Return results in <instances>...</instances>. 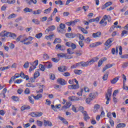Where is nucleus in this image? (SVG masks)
Listing matches in <instances>:
<instances>
[{"label": "nucleus", "mask_w": 128, "mask_h": 128, "mask_svg": "<svg viewBox=\"0 0 128 128\" xmlns=\"http://www.w3.org/2000/svg\"><path fill=\"white\" fill-rule=\"evenodd\" d=\"M0 36H1V38H4V36L8 38V36H10L12 38H16V35L14 33H12L6 30H4L0 33Z\"/></svg>", "instance_id": "obj_1"}, {"label": "nucleus", "mask_w": 128, "mask_h": 128, "mask_svg": "<svg viewBox=\"0 0 128 128\" xmlns=\"http://www.w3.org/2000/svg\"><path fill=\"white\" fill-rule=\"evenodd\" d=\"M112 88H110L108 89V93L106 94V104H110V97L112 96Z\"/></svg>", "instance_id": "obj_2"}, {"label": "nucleus", "mask_w": 128, "mask_h": 128, "mask_svg": "<svg viewBox=\"0 0 128 128\" xmlns=\"http://www.w3.org/2000/svg\"><path fill=\"white\" fill-rule=\"evenodd\" d=\"M114 42V38H110L108 39L104 43V46H106L104 48V50H107L112 46V42Z\"/></svg>", "instance_id": "obj_3"}, {"label": "nucleus", "mask_w": 128, "mask_h": 128, "mask_svg": "<svg viewBox=\"0 0 128 128\" xmlns=\"http://www.w3.org/2000/svg\"><path fill=\"white\" fill-rule=\"evenodd\" d=\"M31 66L30 67L29 72H30L36 68V66L38 64V60H36L34 62H30Z\"/></svg>", "instance_id": "obj_4"}, {"label": "nucleus", "mask_w": 128, "mask_h": 128, "mask_svg": "<svg viewBox=\"0 0 128 128\" xmlns=\"http://www.w3.org/2000/svg\"><path fill=\"white\" fill-rule=\"evenodd\" d=\"M64 28H66V24H64L61 23L60 24V28H58V32H61L62 34H64L66 32V30H64Z\"/></svg>", "instance_id": "obj_5"}, {"label": "nucleus", "mask_w": 128, "mask_h": 128, "mask_svg": "<svg viewBox=\"0 0 128 128\" xmlns=\"http://www.w3.org/2000/svg\"><path fill=\"white\" fill-rule=\"evenodd\" d=\"M56 30V26H49L46 30L45 32L46 34H48L50 32H52V30Z\"/></svg>", "instance_id": "obj_6"}, {"label": "nucleus", "mask_w": 128, "mask_h": 128, "mask_svg": "<svg viewBox=\"0 0 128 128\" xmlns=\"http://www.w3.org/2000/svg\"><path fill=\"white\" fill-rule=\"evenodd\" d=\"M56 50H62L64 52L66 50V46H62L60 44H58L56 46Z\"/></svg>", "instance_id": "obj_7"}, {"label": "nucleus", "mask_w": 128, "mask_h": 128, "mask_svg": "<svg viewBox=\"0 0 128 128\" xmlns=\"http://www.w3.org/2000/svg\"><path fill=\"white\" fill-rule=\"evenodd\" d=\"M68 70V67L66 66H61L58 67V70L60 72H66Z\"/></svg>", "instance_id": "obj_8"}, {"label": "nucleus", "mask_w": 128, "mask_h": 128, "mask_svg": "<svg viewBox=\"0 0 128 128\" xmlns=\"http://www.w3.org/2000/svg\"><path fill=\"white\" fill-rule=\"evenodd\" d=\"M57 82L60 84H61V86H66V81L62 78H58Z\"/></svg>", "instance_id": "obj_9"}, {"label": "nucleus", "mask_w": 128, "mask_h": 128, "mask_svg": "<svg viewBox=\"0 0 128 128\" xmlns=\"http://www.w3.org/2000/svg\"><path fill=\"white\" fill-rule=\"evenodd\" d=\"M68 88L70 90H78V88H80V84H76L70 85L68 86Z\"/></svg>", "instance_id": "obj_10"}, {"label": "nucleus", "mask_w": 128, "mask_h": 128, "mask_svg": "<svg viewBox=\"0 0 128 128\" xmlns=\"http://www.w3.org/2000/svg\"><path fill=\"white\" fill-rule=\"evenodd\" d=\"M65 36L68 38H76V34L72 33H66L65 34Z\"/></svg>", "instance_id": "obj_11"}, {"label": "nucleus", "mask_w": 128, "mask_h": 128, "mask_svg": "<svg viewBox=\"0 0 128 128\" xmlns=\"http://www.w3.org/2000/svg\"><path fill=\"white\" fill-rule=\"evenodd\" d=\"M112 3L111 2H108L102 6V10H104V8H106L110 6H112Z\"/></svg>", "instance_id": "obj_12"}, {"label": "nucleus", "mask_w": 128, "mask_h": 128, "mask_svg": "<svg viewBox=\"0 0 128 128\" xmlns=\"http://www.w3.org/2000/svg\"><path fill=\"white\" fill-rule=\"evenodd\" d=\"M82 114H83V116H84V120H89L90 116H88V114L86 111L82 112Z\"/></svg>", "instance_id": "obj_13"}, {"label": "nucleus", "mask_w": 128, "mask_h": 128, "mask_svg": "<svg viewBox=\"0 0 128 128\" xmlns=\"http://www.w3.org/2000/svg\"><path fill=\"white\" fill-rule=\"evenodd\" d=\"M114 66L112 64H106L102 69V72H106V70L110 68H112Z\"/></svg>", "instance_id": "obj_14"}, {"label": "nucleus", "mask_w": 128, "mask_h": 128, "mask_svg": "<svg viewBox=\"0 0 128 128\" xmlns=\"http://www.w3.org/2000/svg\"><path fill=\"white\" fill-rule=\"evenodd\" d=\"M94 38H100L102 36V32H98L96 33H93L92 34Z\"/></svg>", "instance_id": "obj_15"}, {"label": "nucleus", "mask_w": 128, "mask_h": 128, "mask_svg": "<svg viewBox=\"0 0 128 128\" xmlns=\"http://www.w3.org/2000/svg\"><path fill=\"white\" fill-rule=\"evenodd\" d=\"M118 80H120V76H118L110 80V82L112 84H116V82H118Z\"/></svg>", "instance_id": "obj_16"}, {"label": "nucleus", "mask_w": 128, "mask_h": 128, "mask_svg": "<svg viewBox=\"0 0 128 128\" xmlns=\"http://www.w3.org/2000/svg\"><path fill=\"white\" fill-rule=\"evenodd\" d=\"M44 66L46 68H50L52 67V64L50 62H44Z\"/></svg>", "instance_id": "obj_17"}, {"label": "nucleus", "mask_w": 128, "mask_h": 128, "mask_svg": "<svg viewBox=\"0 0 128 128\" xmlns=\"http://www.w3.org/2000/svg\"><path fill=\"white\" fill-rule=\"evenodd\" d=\"M32 96L34 98V100H40V98H42V94H38L36 96L32 95Z\"/></svg>", "instance_id": "obj_18"}, {"label": "nucleus", "mask_w": 128, "mask_h": 128, "mask_svg": "<svg viewBox=\"0 0 128 128\" xmlns=\"http://www.w3.org/2000/svg\"><path fill=\"white\" fill-rule=\"evenodd\" d=\"M72 106V103L70 102H66V104L62 107V108H68Z\"/></svg>", "instance_id": "obj_19"}, {"label": "nucleus", "mask_w": 128, "mask_h": 128, "mask_svg": "<svg viewBox=\"0 0 128 128\" xmlns=\"http://www.w3.org/2000/svg\"><path fill=\"white\" fill-rule=\"evenodd\" d=\"M30 106H23L21 107L22 112H24V110H30Z\"/></svg>", "instance_id": "obj_20"}, {"label": "nucleus", "mask_w": 128, "mask_h": 128, "mask_svg": "<svg viewBox=\"0 0 128 128\" xmlns=\"http://www.w3.org/2000/svg\"><path fill=\"white\" fill-rule=\"evenodd\" d=\"M81 66L83 68H86V66H88V61L85 62H80Z\"/></svg>", "instance_id": "obj_21"}, {"label": "nucleus", "mask_w": 128, "mask_h": 128, "mask_svg": "<svg viewBox=\"0 0 128 128\" xmlns=\"http://www.w3.org/2000/svg\"><path fill=\"white\" fill-rule=\"evenodd\" d=\"M58 118H59V120H61L63 123H64V124H68V122L66 121V120L64 118H62V117L60 116H58Z\"/></svg>", "instance_id": "obj_22"}, {"label": "nucleus", "mask_w": 128, "mask_h": 128, "mask_svg": "<svg viewBox=\"0 0 128 128\" xmlns=\"http://www.w3.org/2000/svg\"><path fill=\"white\" fill-rule=\"evenodd\" d=\"M52 122L50 121H46V120H44V126H52Z\"/></svg>", "instance_id": "obj_23"}, {"label": "nucleus", "mask_w": 128, "mask_h": 128, "mask_svg": "<svg viewBox=\"0 0 128 128\" xmlns=\"http://www.w3.org/2000/svg\"><path fill=\"white\" fill-rule=\"evenodd\" d=\"M126 124L120 123L116 126V128H126Z\"/></svg>", "instance_id": "obj_24"}, {"label": "nucleus", "mask_w": 128, "mask_h": 128, "mask_svg": "<svg viewBox=\"0 0 128 128\" xmlns=\"http://www.w3.org/2000/svg\"><path fill=\"white\" fill-rule=\"evenodd\" d=\"M89 98H91V100H94V98H96V93L94 92H92L90 93L89 94Z\"/></svg>", "instance_id": "obj_25"}, {"label": "nucleus", "mask_w": 128, "mask_h": 128, "mask_svg": "<svg viewBox=\"0 0 128 128\" xmlns=\"http://www.w3.org/2000/svg\"><path fill=\"white\" fill-rule=\"evenodd\" d=\"M32 2H33L34 4H36L37 1L36 0H30L27 2V4H29V6H30V4H32Z\"/></svg>", "instance_id": "obj_26"}, {"label": "nucleus", "mask_w": 128, "mask_h": 128, "mask_svg": "<svg viewBox=\"0 0 128 128\" xmlns=\"http://www.w3.org/2000/svg\"><path fill=\"white\" fill-rule=\"evenodd\" d=\"M62 42V40L60 38H56L54 40L53 44H60Z\"/></svg>", "instance_id": "obj_27"}, {"label": "nucleus", "mask_w": 128, "mask_h": 128, "mask_svg": "<svg viewBox=\"0 0 128 128\" xmlns=\"http://www.w3.org/2000/svg\"><path fill=\"white\" fill-rule=\"evenodd\" d=\"M78 22H80V20L76 19L74 21H71V24L72 26H74Z\"/></svg>", "instance_id": "obj_28"}, {"label": "nucleus", "mask_w": 128, "mask_h": 128, "mask_svg": "<svg viewBox=\"0 0 128 128\" xmlns=\"http://www.w3.org/2000/svg\"><path fill=\"white\" fill-rule=\"evenodd\" d=\"M74 72L76 74L80 75L82 74V70H74Z\"/></svg>", "instance_id": "obj_29"}, {"label": "nucleus", "mask_w": 128, "mask_h": 128, "mask_svg": "<svg viewBox=\"0 0 128 128\" xmlns=\"http://www.w3.org/2000/svg\"><path fill=\"white\" fill-rule=\"evenodd\" d=\"M16 15L14 14H10L8 17V20H10V18H16Z\"/></svg>", "instance_id": "obj_30"}, {"label": "nucleus", "mask_w": 128, "mask_h": 128, "mask_svg": "<svg viewBox=\"0 0 128 128\" xmlns=\"http://www.w3.org/2000/svg\"><path fill=\"white\" fill-rule=\"evenodd\" d=\"M32 22L34 24H40V22L38 19H33L32 20Z\"/></svg>", "instance_id": "obj_31"}, {"label": "nucleus", "mask_w": 128, "mask_h": 128, "mask_svg": "<svg viewBox=\"0 0 128 128\" xmlns=\"http://www.w3.org/2000/svg\"><path fill=\"white\" fill-rule=\"evenodd\" d=\"M56 4H60V6H64V3H62V1L61 0H58L55 1Z\"/></svg>", "instance_id": "obj_32"}, {"label": "nucleus", "mask_w": 128, "mask_h": 128, "mask_svg": "<svg viewBox=\"0 0 128 128\" xmlns=\"http://www.w3.org/2000/svg\"><path fill=\"white\" fill-rule=\"evenodd\" d=\"M67 52L68 54H74V52H72V49L69 48L67 50Z\"/></svg>", "instance_id": "obj_33"}, {"label": "nucleus", "mask_w": 128, "mask_h": 128, "mask_svg": "<svg viewBox=\"0 0 128 128\" xmlns=\"http://www.w3.org/2000/svg\"><path fill=\"white\" fill-rule=\"evenodd\" d=\"M12 98L14 102H18L20 100V98L16 96H12Z\"/></svg>", "instance_id": "obj_34"}, {"label": "nucleus", "mask_w": 128, "mask_h": 128, "mask_svg": "<svg viewBox=\"0 0 128 128\" xmlns=\"http://www.w3.org/2000/svg\"><path fill=\"white\" fill-rule=\"evenodd\" d=\"M7 4H16V0H7Z\"/></svg>", "instance_id": "obj_35"}, {"label": "nucleus", "mask_w": 128, "mask_h": 128, "mask_svg": "<svg viewBox=\"0 0 128 128\" xmlns=\"http://www.w3.org/2000/svg\"><path fill=\"white\" fill-rule=\"evenodd\" d=\"M76 54L78 56H82V50H77L76 52Z\"/></svg>", "instance_id": "obj_36"}, {"label": "nucleus", "mask_w": 128, "mask_h": 128, "mask_svg": "<svg viewBox=\"0 0 128 128\" xmlns=\"http://www.w3.org/2000/svg\"><path fill=\"white\" fill-rule=\"evenodd\" d=\"M42 14V10H34V11L33 14Z\"/></svg>", "instance_id": "obj_37"}, {"label": "nucleus", "mask_w": 128, "mask_h": 128, "mask_svg": "<svg viewBox=\"0 0 128 128\" xmlns=\"http://www.w3.org/2000/svg\"><path fill=\"white\" fill-rule=\"evenodd\" d=\"M24 12H32V10L26 8L24 10Z\"/></svg>", "instance_id": "obj_38"}, {"label": "nucleus", "mask_w": 128, "mask_h": 128, "mask_svg": "<svg viewBox=\"0 0 128 128\" xmlns=\"http://www.w3.org/2000/svg\"><path fill=\"white\" fill-rule=\"evenodd\" d=\"M42 36V33H39L36 35L35 38H36L40 39Z\"/></svg>", "instance_id": "obj_39"}, {"label": "nucleus", "mask_w": 128, "mask_h": 128, "mask_svg": "<svg viewBox=\"0 0 128 128\" xmlns=\"http://www.w3.org/2000/svg\"><path fill=\"white\" fill-rule=\"evenodd\" d=\"M52 10V7H50L48 8V9H46L44 10V14H50V11Z\"/></svg>", "instance_id": "obj_40"}, {"label": "nucleus", "mask_w": 128, "mask_h": 128, "mask_svg": "<svg viewBox=\"0 0 128 128\" xmlns=\"http://www.w3.org/2000/svg\"><path fill=\"white\" fill-rule=\"evenodd\" d=\"M58 58H65L66 54L60 53L57 54Z\"/></svg>", "instance_id": "obj_41"}, {"label": "nucleus", "mask_w": 128, "mask_h": 128, "mask_svg": "<svg viewBox=\"0 0 128 128\" xmlns=\"http://www.w3.org/2000/svg\"><path fill=\"white\" fill-rule=\"evenodd\" d=\"M108 73H106L104 74V76H103V80H108Z\"/></svg>", "instance_id": "obj_42"}, {"label": "nucleus", "mask_w": 128, "mask_h": 128, "mask_svg": "<svg viewBox=\"0 0 128 128\" xmlns=\"http://www.w3.org/2000/svg\"><path fill=\"white\" fill-rule=\"evenodd\" d=\"M80 30L84 32V34H88V30H85L84 28H83L81 27L80 28Z\"/></svg>", "instance_id": "obj_43"}, {"label": "nucleus", "mask_w": 128, "mask_h": 128, "mask_svg": "<svg viewBox=\"0 0 128 128\" xmlns=\"http://www.w3.org/2000/svg\"><path fill=\"white\" fill-rule=\"evenodd\" d=\"M70 58H72V56L68 55V54H66L65 59L66 60H70Z\"/></svg>", "instance_id": "obj_44"}, {"label": "nucleus", "mask_w": 128, "mask_h": 128, "mask_svg": "<svg viewBox=\"0 0 128 128\" xmlns=\"http://www.w3.org/2000/svg\"><path fill=\"white\" fill-rule=\"evenodd\" d=\"M92 100V99H91L90 98H87L86 100V102L88 104H90V102Z\"/></svg>", "instance_id": "obj_45"}, {"label": "nucleus", "mask_w": 128, "mask_h": 128, "mask_svg": "<svg viewBox=\"0 0 128 128\" xmlns=\"http://www.w3.org/2000/svg\"><path fill=\"white\" fill-rule=\"evenodd\" d=\"M29 101L30 102V104H34V99L30 96H28Z\"/></svg>", "instance_id": "obj_46"}, {"label": "nucleus", "mask_w": 128, "mask_h": 128, "mask_svg": "<svg viewBox=\"0 0 128 128\" xmlns=\"http://www.w3.org/2000/svg\"><path fill=\"white\" fill-rule=\"evenodd\" d=\"M100 106L98 104H95L94 106V110H100Z\"/></svg>", "instance_id": "obj_47"}, {"label": "nucleus", "mask_w": 128, "mask_h": 128, "mask_svg": "<svg viewBox=\"0 0 128 128\" xmlns=\"http://www.w3.org/2000/svg\"><path fill=\"white\" fill-rule=\"evenodd\" d=\"M124 34H128V31L126 30H124L123 31H122V32L121 34L122 38V36H124Z\"/></svg>", "instance_id": "obj_48"}, {"label": "nucleus", "mask_w": 128, "mask_h": 128, "mask_svg": "<svg viewBox=\"0 0 128 128\" xmlns=\"http://www.w3.org/2000/svg\"><path fill=\"white\" fill-rule=\"evenodd\" d=\"M123 84H126V76L124 74H122Z\"/></svg>", "instance_id": "obj_49"}, {"label": "nucleus", "mask_w": 128, "mask_h": 128, "mask_svg": "<svg viewBox=\"0 0 128 128\" xmlns=\"http://www.w3.org/2000/svg\"><path fill=\"white\" fill-rule=\"evenodd\" d=\"M42 116V112H36V118Z\"/></svg>", "instance_id": "obj_50"}, {"label": "nucleus", "mask_w": 128, "mask_h": 128, "mask_svg": "<svg viewBox=\"0 0 128 128\" xmlns=\"http://www.w3.org/2000/svg\"><path fill=\"white\" fill-rule=\"evenodd\" d=\"M40 76V72H36L34 74V78H36Z\"/></svg>", "instance_id": "obj_51"}, {"label": "nucleus", "mask_w": 128, "mask_h": 128, "mask_svg": "<svg viewBox=\"0 0 128 128\" xmlns=\"http://www.w3.org/2000/svg\"><path fill=\"white\" fill-rule=\"evenodd\" d=\"M30 65L28 62H26L24 65V68H28V66Z\"/></svg>", "instance_id": "obj_52"}, {"label": "nucleus", "mask_w": 128, "mask_h": 128, "mask_svg": "<svg viewBox=\"0 0 128 128\" xmlns=\"http://www.w3.org/2000/svg\"><path fill=\"white\" fill-rule=\"evenodd\" d=\"M70 48H72V50H76V45L74 43H72Z\"/></svg>", "instance_id": "obj_53"}, {"label": "nucleus", "mask_w": 128, "mask_h": 128, "mask_svg": "<svg viewBox=\"0 0 128 128\" xmlns=\"http://www.w3.org/2000/svg\"><path fill=\"white\" fill-rule=\"evenodd\" d=\"M52 62H60V59H58L56 58H52Z\"/></svg>", "instance_id": "obj_54"}, {"label": "nucleus", "mask_w": 128, "mask_h": 128, "mask_svg": "<svg viewBox=\"0 0 128 128\" xmlns=\"http://www.w3.org/2000/svg\"><path fill=\"white\" fill-rule=\"evenodd\" d=\"M39 67L40 70H42V72H44V70H46V68H44V66L42 64H40Z\"/></svg>", "instance_id": "obj_55"}, {"label": "nucleus", "mask_w": 128, "mask_h": 128, "mask_svg": "<svg viewBox=\"0 0 128 128\" xmlns=\"http://www.w3.org/2000/svg\"><path fill=\"white\" fill-rule=\"evenodd\" d=\"M24 38V36L20 35L16 39V42H20V38Z\"/></svg>", "instance_id": "obj_56"}, {"label": "nucleus", "mask_w": 128, "mask_h": 128, "mask_svg": "<svg viewBox=\"0 0 128 128\" xmlns=\"http://www.w3.org/2000/svg\"><path fill=\"white\" fill-rule=\"evenodd\" d=\"M62 75L64 76H70V72H66L63 73Z\"/></svg>", "instance_id": "obj_57"}, {"label": "nucleus", "mask_w": 128, "mask_h": 128, "mask_svg": "<svg viewBox=\"0 0 128 128\" xmlns=\"http://www.w3.org/2000/svg\"><path fill=\"white\" fill-rule=\"evenodd\" d=\"M78 44L81 48H83L84 46V42L82 40H80L78 42Z\"/></svg>", "instance_id": "obj_58"}, {"label": "nucleus", "mask_w": 128, "mask_h": 128, "mask_svg": "<svg viewBox=\"0 0 128 128\" xmlns=\"http://www.w3.org/2000/svg\"><path fill=\"white\" fill-rule=\"evenodd\" d=\"M72 44V42H66V46H68V48H70Z\"/></svg>", "instance_id": "obj_59"}, {"label": "nucleus", "mask_w": 128, "mask_h": 128, "mask_svg": "<svg viewBox=\"0 0 128 128\" xmlns=\"http://www.w3.org/2000/svg\"><path fill=\"white\" fill-rule=\"evenodd\" d=\"M22 20V17H19L16 19L15 22H20Z\"/></svg>", "instance_id": "obj_60"}, {"label": "nucleus", "mask_w": 128, "mask_h": 128, "mask_svg": "<svg viewBox=\"0 0 128 128\" xmlns=\"http://www.w3.org/2000/svg\"><path fill=\"white\" fill-rule=\"evenodd\" d=\"M8 68H10L9 66L1 67L2 72H4V70H8Z\"/></svg>", "instance_id": "obj_61"}, {"label": "nucleus", "mask_w": 128, "mask_h": 128, "mask_svg": "<svg viewBox=\"0 0 128 128\" xmlns=\"http://www.w3.org/2000/svg\"><path fill=\"white\" fill-rule=\"evenodd\" d=\"M116 28V26H112L110 27V30H109L110 32H112V30H114V28Z\"/></svg>", "instance_id": "obj_62"}, {"label": "nucleus", "mask_w": 128, "mask_h": 128, "mask_svg": "<svg viewBox=\"0 0 128 128\" xmlns=\"http://www.w3.org/2000/svg\"><path fill=\"white\" fill-rule=\"evenodd\" d=\"M127 66H128V62H124V63L123 64V65H122V68H127Z\"/></svg>", "instance_id": "obj_63"}, {"label": "nucleus", "mask_w": 128, "mask_h": 128, "mask_svg": "<svg viewBox=\"0 0 128 128\" xmlns=\"http://www.w3.org/2000/svg\"><path fill=\"white\" fill-rule=\"evenodd\" d=\"M52 16L53 15L52 14L48 18L47 20L48 22H52Z\"/></svg>", "instance_id": "obj_64"}]
</instances>
